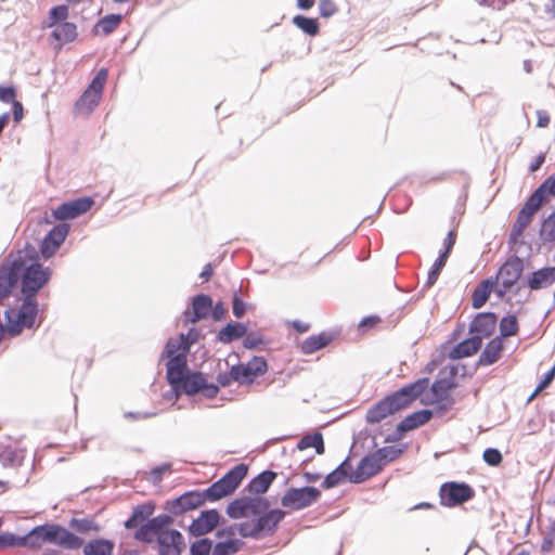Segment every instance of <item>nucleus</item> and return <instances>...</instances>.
I'll return each mask as SVG.
<instances>
[{"label":"nucleus","instance_id":"33","mask_svg":"<svg viewBox=\"0 0 555 555\" xmlns=\"http://www.w3.org/2000/svg\"><path fill=\"white\" fill-rule=\"evenodd\" d=\"M493 284L494 281L492 279H486L481 281L474 289L472 295V306L475 309L481 308L487 302L492 292Z\"/></svg>","mask_w":555,"mask_h":555},{"label":"nucleus","instance_id":"42","mask_svg":"<svg viewBox=\"0 0 555 555\" xmlns=\"http://www.w3.org/2000/svg\"><path fill=\"white\" fill-rule=\"evenodd\" d=\"M293 24L309 36H315L320 30L318 21L305 15L294 16Z\"/></svg>","mask_w":555,"mask_h":555},{"label":"nucleus","instance_id":"15","mask_svg":"<svg viewBox=\"0 0 555 555\" xmlns=\"http://www.w3.org/2000/svg\"><path fill=\"white\" fill-rule=\"evenodd\" d=\"M220 522V514L217 509L202 511L197 518L193 519L189 532L193 537H203L212 532Z\"/></svg>","mask_w":555,"mask_h":555},{"label":"nucleus","instance_id":"10","mask_svg":"<svg viewBox=\"0 0 555 555\" xmlns=\"http://www.w3.org/2000/svg\"><path fill=\"white\" fill-rule=\"evenodd\" d=\"M23 267L24 259L18 257L8 266L0 268V302L12 294L20 280Z\"/></svg>","mask_w":555,"mask_h":555},{"label":"nucleus","instance_id":"52","mask_svg":"<svg viewBox=\"0 0 555 555\" xmlns=\"http://www.w3.org/2000/svg\"><path fill=\"white\" fill-rule=\"evenodd\" d=\"M251 375L257 378L263 375L268 370L267 361L262 357H254L247 363H244Z\"/></svg>","mask_w":555,"mask_h":555},{"label":"nucleus","instance_id":"22","mask_svg":"<svg viewBox=\"0 0 555 555\" xmlns=\"http://www.w3.org/2000/svg\"><path fill=\"white\" fill-rule=\"evenodd\" d=\"M496 315L492 312L477 314L469 325V332L475 336H481V340L494 331Z\"/></svg>","mask_w":555,"mask_h":555},{"label":"nucleus","instance_id":"5","mask_svg":"<svg viewBox=\"0 0 555 555\" xmlns=\"http://www.w3.org/2000/svg\"><path fill=\"white\" fill-rule=\"evenodd\" d=\"M52 271L41 263L24 266L20 275L23 296L36 298L38 292L50 281Z\"/></svg>","mask_w":555,"mask_h":555},{"label":"nucleus","instance_id":"50","mask_svg":"<svg viewBox=\"0 0 555 555\" xmlns=\"http://www.w3.org/2000/svg\"><path fill=\"white\" fill-rule=\"evenodd\" d=\"M108 76V70L106 68H101L95 76L93 77L92 81L90 82L87 90L96 92L100 96H102V91L104 89V86L106 83Z\"/></svg>","mask_w":555,"mask_h":555},{"label":"nucleus","instance_id":"6","mask_svg":"<svg viewBox=\"0 0 555 555\" xmlns=\"http://www.w3.org/2000/svg\"><path fill=\"white\" fill-rule=\"evenodd\" d=\"M524 271V261L518 256L509 257L499 269L495 281L499 283L495 293L503 297L519 280Z\"/></svg>","mask_w":555,"mask_h":555},{"label":"nucleus","instance_id":"55","mask_svg":"<svg viewBox=\"0 0 555 555\" xmlns=\"http://www.w3.org/2000/svg\"><path fill=\"white\" fill-rule=\"evenodd\" d=\"M68 16V8L64 4L53 7L50 10L49 18L51 20L50 26L63 22Z\"/></svg>","mask_w":555,"mask_h":555},{"label":"nucleus","instance_id":"23","mask_svg":"<svg viewBox=\"0 0 555 555\" xmlns=\"http://www.w3.org/2000/svg\"><path fill=\"white\" fill-rule=\"evenodd\" d=\"M352 465L349 457L345 459L334 470L327 474L322 482V488L331 489L340 485L351 476Z\"/></svg>","mask_w":555,"mask_h":555},{"label":"nucleus","instance_id":"39","mask_svg":"<svg viewBox=\"0 0 555 555\" xmlns=\"http://www.w3.org/2000/svg\"><path fill=\"white\" fill-rule=\"evenodd\" d=\"M449 256L450 254H447L443 250L439 254L438 258L435 260L431 269L428 272L427 281L424 285L425 288H430L437 282L441 270L447 263Z\"/></svg>","mask_w":555,"mask_h":555},{"label":"nucleus","instance_id":"47","mask_svg":"<svg viewBox=\"0 0 555 555\" xmlns=\"http://www.w3.org/2000/svg\"><path fill=\"white\" fill-rule=\"evenodd\" d=\"M540 236L545 242L555 241V209L546 219L543 220Z\"/></svg>","mask_w":555,"mask_h":555},{"label":"nucleus","instance_id":"34","mask_svg":"<svg viewBox=\"0 0 555 555\" xmlns=\"http://www.w3.org/2000/svg\"><path fill=\"white\" fill-rule=\"evenodd\" d=\"M51 36L61 44L72 42L77 38V26L69 22L60 23L53 29Z\"/></svg>","mask_w":555,"mask_h":555},{"label":"nucleus","instance_id":"37","mask_svg":"<svg viewBox=\"0 0 555 555\" xmlns=\"http://www.w3.org/2000/svg\"><path fill=\"white\" fill-rule=\"evenodd\" d=\"M246 511L249 516L256 517L259 514H263L270 507L268 499L257 495H245Z\"/></svg>","mask_w":555,"mask_h":555},{"label":"nucleus","instance_id":"17","mask_svg":"<svg viewBox=\"0 0 555 555\" xmlns=\"http://www.w3.org/2000/svg\"><path fill=\"white\" fill-rule=\"evenodd\" d=\"M49 529L50 533L53 534L52 538H50V544L66 550H78L83 544V540L81 538L60 525L49 524Z\"/></svg>","mask_w":555,"mask_h":555},{"label":"nucleus","instance_id":"48","mask_svg":"<svg viewBox=\"0 0 555 555\" xmlns=\"http://www.w3.org/2000/svg\"><path fill=\"white\" fill-rule=\"evenodd\" d=\"M232 378L240 384H251L256 379L244 363L232 366Z\"/></svg>","mask_w":555,"mask_h":555},{"label":"nucleus","instance_id":"61","mask_svg":"<svg viewBox=\"0 0 555 555\" xmlns=\"http://www.w3.org/2000/svg\"><path fill=\"white\" fill-rule=\"evenodd\" d=\"M8 546H20V535L10 532L0 533V550Z\"/></svg>","mask_w":555,"mask_h":555},{"label":"nucleus","instance_id":"44","mask_svg":"<svg viewBox=\"0 0 555 555\" xmlns=\"http://www.w3.org/2000/svg\"><path fill=\"white\" fill-rule=\"evenodd\" d=\"M227 514L232 519L247 518L245 495L230 502L227 506Z\"/></svg>","mask_w":555,"mask_h":555},{"label":"nucleus","instance_id":"59","mask_svg":"<svg viewBox=\"0 0 555 555\" xmlns=\"http://www.w3.org/2000/svg\"><path fill=\"white\" fill-rule=\"evenodd\" d=\"M242 527H243V522H241V524H233V525H231L229 527L218 529L215 534L219 539L224 538V537H228V538L231 539L236 533H238L242 537V532H243L242 531Z\"/></svg>","mask_w":555,"mask_h":555},{"label":"nucleus","instance_id":"62","mask_svg":"<svg viewBox=\"0 0 555 555\" xmlns=\"http://www.w3.org/2000/svg\"><path fill=\"white\" fill-rule=\"evenodd\" d=\"M232 311L235 318L241 319L246 312V304L235 293L232 300Z\"/></svg>","mask_w":555,"mask_h":555},{"label":"nucleus","instance_id":"2","mask_svg":"<svg viewBox=\"0 0 555 555\" xmlns=\"http://www.w3.org/2000/svg\"><path fill=\"white\" fill-rule=\"evenodd\" d=\"M285 517V512L279 508L267 509L263 514H259L255 519L244 521L242 527V538L261 539L271 535L276 530L279 524Z\"/></svg>","mask_w":555,"mask_h":555},{"label":"nucleus","instance_id":"60","mask_svg":"<svg viewBox=\"0 0 555 555\" xmlns=\"http://www.w3.org/2000/svg\"><path fill=\"white\" fill-rule=\"evenodd\" d=\"M337 11V7L332 0H320L319 12L322 17H330Z\"/></svg>","mask_w":555,"mask_h":555},{"label":"nucleus","instance_id":"4","mask_svg":"<svg viewBox=\"0 0 555 555\" xmlns=\"http://www.w3.org/2000/svg\"><path fill=\"white\" fill-rule=\"evenodd\" d=\"M247 465L243 463L235 465L224 476L203 491L206 501L215 502L233 493L247 475Z\"/></svg>","mask_w":555,"mask_h":555},{"label":"nucleus","instance_id":"18","mask_svg":"<svg viewBox=\"0 0 555 555\" xmlns=\"http://www.w3.org/2000/svg\"><path fill=\"white\" fill-rule=\"evenodd\" d=\"M52 535L53 534L50 533L49 524L36 526L25 535H20V546L39 550L44 544H50V538H52Z\"/></svg>","mask_w":555,"mask_h":555},{"label":"nucleus","instance_id":"13","mask_svg":"<svg viewBox=\"0 0 555 555\" xmlns=\"http://www.w3.org/2000/svg\"><path fill=\"white\" fill-rule=\"evenodd\" d=\"M94 201L91 197H79L61 204L53 210V217L56 220H68L79 217L91 209Z\"/></svg>","mask_w":555,"mask_h":555},{"label":"nucleus","instance_id":"45","mask_svg":"<svg viewBox=\"0 0 555 555\" xmlns=\"http://www.w3.org/2000/svg\"><path fill=\"white\" fill-rule=\"evenodd\" d=\"M69 527L79 533L99 532L101 527L90 518H73Z\"/></svg>","mask_w":555,"mask_h":555},{"label":"nucleus","instance_id":"49","mask_svg":"<svg viewBox=\"0 0 555 555\" xmlns=\"http://www.w3.org/2000/svg\"><path fill=\"white\" fill-rule=\"evenodd\" d=\"M137 531L134 532V539L141 542L151 543L154 538H157L158 533L154 531L153 527L150 526V521L147 520L145 524L137 527Z\"/></svg>","mask_w":555,"mask_h":555},{"label":"nucleus","instance_id":"20","mask_svg":"<svg viewBox=\"0 0 555 555\" xmlns=\"http://www.w3.org/2000/svg\"><path fill=\"white\" fill-rule=\"evenodd\" d=\"M212 309V299L206 294H198L192 298V313L185 311L184 315L188 322L196 323L206 319Z\"/></svg>","mask_w":555,"mask_h":555},{"label":"nucleus","instance_id":"3","mask_svg":"<svg viewBox=\"0 0 555 555\" xmlns=\"http://www.w3.org/2000/svg\"><path fill=\"white\" fill-rule=\"evenodd\" d=\"M38 314V302L34 297L24 296L23 302L16 313L13 309L5 310L7 332L11 336L18 335L23 327L31 328Z\"/></svg>","mask_w":555,"mask_h":555},{"label":"nucleus","instance_id":"27","mask_svg":"<svg viewBox=\"0 0 555 555\" xmlns=\"http://www.w3.org/2000/svg\"><path fill=\"white\" fill-rule=\"evenodd\" d=\"M481 336H475L474 334L459 343L450 352L451 359H462L469 357L477 352L481 347Z\"/></svg>","mask_w":555,"mask_h":555},{"label":"nucleus","instance_id":"54","mask_svg":"<svg viewBox=\"0 0 555 555\" xmlns=\"http://www.w3.org/2000/svg\"><path fill=\"white\" fill-rule=\"evenodd\" d=\"M183 343L179 338H170L165 346L163 356L167 359L178 356V353L183 352Z\"/></svg>","mask_w":555,"mask_h":555},{"label":"nucleus","instance_id":"35","mask_svg":"<svg viewBox=\"0 0 555 555\" xmlns=\"http://www.w3.org/2000/svg\"><path fill=\"white\" fill-rule=\"evenodd\" d=\"M114 550V543L106 539H94L89 541L83 547L85 555H111Z\"/></svg>","mask_w":555,"mask_h":555},{"label":"nucleus","instance_id":"56","mask_svg":"<svg viewBox=\"0 0 555 555\" xmlns=\"http://www.w3.org/2000/svg\"><path fill=\"white\" fill-rule=\"evenodd\" d=\"M149 521L150 526L153 527L154 531H156L159 534V532H164L166 530L164 529L166 526L172 522V518L167 514H162L151 518Z\"/></svg>","mask_w":555,"mask_h":555},{"label":"nucleus","instance_id":"19","mask_svg":"<svg viewBox=\"0 0 555 555\" xmlns=\"http://www.w3.org/2000/svg\"><path fill=\"white\" fill-rule=\"evenodd\" d=\"M26 450L17 442H0V463L3 467H18L25 459Z\"/></svg>","mask_w":555,"mask_h":555},{"label":"nucleus","instance_id":"7","mask_svg":"<svg viewBox=\"0 0 555 555\" xmlns=\"http://www.w3.org/2000/svg\"><path fill=\"white\" fill-rule=\"evenodd\" d=\"M177 395L184 392L189 396H193L197 392H202L206 398H215L219 391L218 385L208 384L201 372L188 373L178 383L177 387H172Z\"/></svg>","mask_w":555,"mask_h":555},{"label":"nucleus","instance_id":"46","mask_svg":"<svg viewBox=\"0 0 555 555\" xmlns=\"http://www.w3.org/2000/svg\"><path fill=\"white\" fill-rule=\"evenodd\" d=\"M518 333V321L515 315L508 314L500 321V334L502 337L514 336Z\"/></svg>","mask_w":555,"mask_h":555},{"label":"nucleus","instance_id":"43","mask_svg":"<svg viewBox=\"0 0 555 555\" xmlns=\"http://www.w3.org/2000/svg\"><path fill=\"white\" fill-rule=\"evenodd\" d=\"M547 193L542 189L540 185L526 201L525 205L522 206V210L528 212L529 215L533 216L538 209L540 208L541 204L545 201Z\"/></svg>","mask_w":555,"mask_h":555},{"label":"nucleus","instance_id":"64","mask_svg":"<svg viewBox=\"0 0 555 555\" xmlns=\"http://www.w3.org/2000/svg\"><path fill=\"white\" fill-rule=\"evenodd\" d=\"M554 377L555 365L551 367V370L544 375L543 379L535 387V392H541L543 389H545L553 382Z\"/></svg>","mask_w":555,"mask_h":555},{"label":"nucleus","instance_id":"40","mask_svg":"<svg viewBox=\"0 0 555 555\" xmlns=\"http://www.w3.org/2000/svg\"><path fill=\"white\" fill-rule=\"evenodd\" d=\"M455 387V384L451 378H441L435 380L431 385V392L436 399V401L446 400L450 391Z\"/></svg>","mask_w":555,"mask_h":555},{"label":"nucleus","instance_id":"57","mask_svg":"<svg viewBox=\"0 0 555 555\" xmlns=\"http://www.w3.org/2000/svg\"><path fill=\"white\" fill-rule=\"evenodd\" d=\"M483 461L490 466H498L503 457L501 452L494 448H488L483 451L482 454Z\"/></svg>","mask_w":555,"mask_h":555},{"label":"nucleus","instance_id":"38","mask_svg":"<svg viewBox=\"0 0 555 555\" xmlns=\"http://www.w3.org/2000/svg\"><path fill=\"white\" fill-rule=\"evenodd\" d=\"M299 450H306L308 448H314L318 454H323L325 451L323 436L317 431L312 435L304 436L297 443Z\"/></svg>","mask_w":555,"mask_h":555},{"label":"nucleus","instance_id":"25","mask_svg":"<svg viewBox=\"0 0 555 555\" xmlns=\"http://www.w3.org/2000/svg\"><path fill=\"white\" fill-rule=\"evenodd\" d=\"M555 282V267H545L534 271L528 280V286L538 291L551 286Z\"/></svg>","mask_w":555,"mask_h":555},{"label":"nucleus","instance_id":"41","mask_svg":"<svg viewBox=\"0 0 555 555\" xmlns=\"http://www.w3.org/2000/svg\"><path fill=\"white\" fill-rule=\"evenodd\" d=\"M244 542L238 539H228L227 541L218 542L212 548V555H233L237 553Z\"/></svg>","mask_w":555,"mask_h":555},{"label":"nucleus","instance_id":"53","mask_svg":"<svg viewBox=\"0 0 555 555\" xmlns=\"http://www.w3.org/2000/svg\"><path fill=\"white\" fill-rule=\"evenodd\" d=\"M401 453L402 450L395 446L384 447L375 451V454L382 460L384 466L388 462L395 461Z\"/></svg>","mask_w":555,"mask_h":555},{"label":"nucleus","instance_id":"21","mask_svg":"<svg viewBox=\"0 0 555 555\" xmlns=\"http://www.w3.org/2000/svg\"><path fill=\"white\" fill-rule=\"evenodd\" d=\"M167 373L166 377L171 387H177L178 383L189 373L186 364V354L178 353V356L171 357L167 361Z\"/></svg>","mask_w":555,"mask_h":555},{"label":"nucleus","instance_id":"51","mask_svg":"<svg viewBox=\"0 0 555 555\" xmlns=\"http://www.w3.org/2000/svg\"><path fill=\"white\" fill-rule=\"evenodd\" d=\"M212 541L208 538H202L191 544V555H209L212 553Z\"/></svg>","mask_w":555,"mask_h":555},{"label":"nucleus","instance_id":"11","mask_svg":"<svg viewBox=\"0 0 555 555\" xmlns=\"http://www.w3.org/2000/svg\"><path fill=\"white\" fill-rule=\"evenodd\" d=\"M206 502L204 492L189 491L166 503V511L173 515L198 508Z\"/></svg>","mask_w":555,"mask_h":555},{"label":"nucleus","instance_id":"29","mask_svg":"<svg viewBox=\"0 0 555 555\" xmlns=\"http://www.w3.org/2000/svg\"><path fill=\"white\" fill-rule=\"evenodd\" d=\"M153 513L154 505L152 503L137 505L133 507L131 516L125 521V527L127 529H134L150 520Z\"/></svg>","mask_w":555,"mask_h":555},{"label":"nucleus","instance_id":"24","mask_svg":"<svg viewBox=\"0 0 555 555\" xmlns=\"http://www.w3.org/2000/svg\"><path fill=\"white\" fill-rule=\"evenodd\" d=\"M276 476L275 472L263 470L248 482L246 490L251 494L260 496L269 490Z\"/></svg>","mask_w":555,"mask_h":555},{"label":"nucleus","instance_id":"16","mask_svg":"<svg viewBox=\"0 0 555 555\" xmlns=\"http://www.w3.org/2000/svg\"><path fill=\"white\" fill-rule=\"evenodd\" d=\"M69 231L67 223H59L54 225L44 236L40 253L44 259H49L54 255L56 249L63 244Z\"/></svg>","mask_w":555,"mask_h":555},{"label":"nucleus","instance_id":"26","mask_svg":"<svg viewBox=\"0 0 555 555\" xmlns=\"http://www.w3.org/2000/svg\"><path fill=\"white\" fill-rule=\"evenodd\" d=\"M433 417V412L430 410H421L414 412L408 416H405L398 425L397 430L399 433H406L413 430L427 422Z\"/></svg>","mask_w":555,"mask_h":555},{"label":"nucleus","instance_id":"63","mask_svg":"<svg viewBox=\"0 0 555 555\" xmlns=\"http://www.w3.org/2000/svg\"><path fill=\"white\" fill-rule=\"evenodd\" d=\"M16 90L14 87H0V101L3 103H11L16 102Z\"/></svg>","mask_w":555,"mask_h":555},{"label":"nucleus","instance_id":"8","mask_svg":"<svg viewBox=\"0 0 555 555\" xmlns=\"http://www.w3.org/2000/svg\"><path fill=\"white\" fill-rule=\"evenodd\" d=\"M321 498V491L315 487L289 488L281 499L282 506L294 511L304 509Z\"/></svg>","mask_w":555,"mask_h":555},{"label":"nucleus","instance_id":"31","mask_svg":"<svg viewBox=\"0 0 555 555\" xmlns=\"http://www.w3.org/2000/svg\"><path fill=\"white\" fill-rule=\"evenodd\" d=\"M502 349V341L499 337L491 339L480 353L478 363L483 366L495 363L500 359Z\"/></svg>","mask_w":555,"mask_h":555},{"label":"nucleus","instance_id":"9","mask_svg":"<svg viewBox=\"0 0 555 555\" xmlns=\"http://www.w3.org/2000/svg\"><path fill=\"white\" fill-rule=\"evenodd\" d=\"M473 488L464 482H446L440 488L441 504L448 507L463 504L473 499Z\"/></svg>","mask_w":555,"mask_h":555},{"label":"nucleus","instance_id":"1","mask_svg":"<svg viewBox=\"0 0 555 555\" xmlns=\"http://www.w3.org/2000/svg\"><path fill=\"white\" fill-rule=\"evenodd\" d=\"M428 378H421L385 397L366 412V422L376 424L409 406L428 386Z\"/></svg>","mask_w":555,"mask_h":555},{"label":"nucleus","instance_id":"14","mask_svg":"<svg viewBox=\"0 0 555 555\" xmlns=\"http://www.w3.org/2000/svg\"><path fill=\"white\" fill-rule=\"evenodd\" d=\"M383 467L384 464L382 460L373 452L359 462L356 470L349 477V481L352 483H362L378 474Z\"/></svg>","mask_w":555,"mask_h":555},{"label":"nucleus","instance_id":"28","mask_svg":"<svg viewBox=\"0 0 555 555\" xmlns=\"http://www.w3.org/2000/svg\"><path fill=\"white\" fill-rule=\"evenodd\" d=\"M334 336L331 333L322 332L318 335L307 337L300 345V350L304 354H312L318 350L330 345Z\"/></svg>","mask_w":555,"mask_h":555},{"label":"nucleus","instance_id":"12","mask_svg":"<svg viewBox=\"0 0 555 555\" xmlns=\"http://www.w3.org/2000/svg\"><path fill=\"white\" fill-rule=\"evenodd\" d=\"M156 546L158 555H181L185 547V542L179 530L169 529L159 532L156 538Z\"/></svg>","mask_w":555,"mask_h":555},{"label":"nucleus","instance_id":"58","mask_svg":"<svg viewBox=\"0 0 555 555\" xmlns=\"http://www.w3.org/2000/svg\"><path fill=\"white\" fill-rule=\"evenodd\" d=\"M199 333L195 328H190L186 334H180L179 339L183 343V352L188 353L191 346L198 339Z\"/></svg>","mask_w":555,"mask_h":555},{"label":"nucleus","instance_id":"32","mask_svg":"<svg viewBox=\"0 0 555 555\" xmlns=\"http://www.w3.org/2000/svg\"><path fill=\"white\" fill-rule=\"evenodd\" d=\"M101 96L96 92L85 90L75 103V113L89 115L100 103Z\"/></svg>","mask_w":555,"mask_h":555},{"label":"nucleus","instance_id":"36","mask_svg":"<svg viewBox=\"0 0 555 555\" xmlns=\"http://www.w3.org/2000/svg\"><path fill=\"white\" fill-rule=\"evenodd\" d=\"M122 16L120 14H108L99 20L94 30L96 34L107 36L112 34L121 23Z\"/></svg>","mask_w":555,"mask_h":555},{"label":"nucleus","instance_id":"30","mask_svg":"<svg viewBox=\"0 0 555 555\" xmlns=\"http://www.w3.org/2000/svg\"><path fill=\"white\" fill-rule=\"evenodd\" d=\"M246 333L247 326L244 323L230 322L218 332L217 339L227 345L244 337Z\"/></svg>","mask_w":555,"mask_h":555}]
</instances>
